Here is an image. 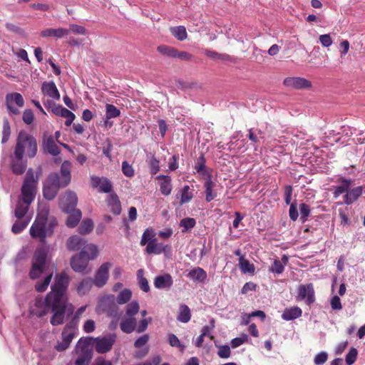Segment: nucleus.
Masks as SVG:
<instances>
[{"label":"nucleus","mask_w":365,"mask_h":365,"mask_svg":"<svg viewBox=\"0 0 365 365\" xmlns=\"http://www.w3.org/2000/svg\"><path fill=\"white\" fill-rule=\"evenodd\" d=\"M218 356L222 359H227L230 356V349L227 345L220 346L217 352Z\"/></svg>","instance_id":"obj_62"},{"label":"nucleus","mask_w":365,"mask_h":365,"mask_svg":"<svg viewBox=\"0 0 365 365\" xmlns=\"http://www.w3.org/2000/svg\"><path fill=\"white\" fill-rule=\"evenodd\" d=\"M122 172L126 177L128 178L133 177L135 174L132 165H130L127 161H123L122 163Z\"/></svg>","instance_id":"obj_57"},{"label":"nucleus","mask_w":365,"mask_h":365,"mask_svg":"<svg viewBox=\"0 0 365 365\" xmlns=\"http://www.w3.org/2000/svg\"><path fill=\"white\" fill-rule=\"evenodd\" d=\"M107 205L111 212L118 215L121 212V205L118 196L116 193H111L106 200Z\"/></svg>","instance_id":"obj_24"},{"label":"nucleus","mask_w":365,"mask_h":365,"mask_svg":"<svg viewBox=\"0 0 365 365\" xmlns=\"http://www.w3.org/2000/svg\"><path fill=\"white\" fill-rule=\"evenodd\" d=\"M110 267L111 264L109 262H106L101 265L95 277L94 283L97 287H101L106 283L108 279L109 268Z\"/></svg>","instance_id":"obj_18"},{"label":"nucleus","mask_w":365,"mask_h":365,"mask_svg":"<svg viewBox=\"0 0 365 365\" xmlns=\"http://www.w3.org/2000/svg\"><path fill=\"white\" fill-rule=\"evenodd\" d=\"M139 309V304L135 301H133L126 306L125 314L128 317H134L138 313Z\"/></svg>","instance_id":"obj_50"},{"label":"nucleus","mask_w":365,"mask_h":365,"mask_svg":"<svg viewBox=\"0 0 365 365\" xmlns=\"http://www.w3.org/2000/svg\"><path fill=\"white\" fill-rule=\"evenodd\" d=\"M66 220V225L69 227H76L81 219V212L80 210H73L71 212Z\"/></svg>","instance_id":"obj_38"},{"label":"nucleus","mask_w":365,"mask_h":365,"mask_svg":"<svg viewBox=\"0 0 365 365\" xmlns=\"http://www.w3.org/2000/svg\"><path fill=\"white\" fill-rule=\"evenodd\" d=\"M48 211L38 213L29 230L31 237L38 239L42 243L46 242L47 237L52 235L53 228L57 225L55 219L48 221Z\"/></svg>","instance_id":"obj_2"},{"label":"nucleus","mask_w":365,"mask_h":365,"mask_svg":"<svg viewBox=\"0 0 365 365\" xmlns=\"http://www.w3.org/2000/svg\"><path fill=\"white\" fill-rule=\"evenodd\" d=\"M297 299L305 300L307 305L315 302L314 289L312 283L299 286Z\"/></svg>","instance_id":"obj_13"},{"label":"nucleus","mask_w":365,"mask_h":365,"mask_svg":"<svg viewBox=\"0 0 365 365\" xmlns=\"http://www.w3.org/2000/svg\"><path fill=\"white\" fill-rule=\"evenodd\" d=\"M120 329L123 332L130 334L136 327V319L135 317H127L123 319L120 324Z\"/></svg>","instance_id":"obj_29"},{"label":"nucleus","mask_w":365,"mask_h":365,"mask_svg":"<svg viewBox=\"0 0 365 365\" xmlns=\"http://www.w3.org/2000/svg\"><path fill=\"white\" fill-rule=\"evenodd\" d=\"M86 240L78 235L70 237L66 242V247L70 251H78L83 248Z\"/></svg>","instance_id":"obj_22"},{"label":"nucleus","mask_w":365,"mask_h":365,"mask_svg":"<svg viewBox=\"0 0 365 365\" xmlns=\"http://www.w3.org/2000/svg\"><path fill=\"white\" fill-rule=\"evenodd\" d=\"M239 267L241 272L245 274L250 273L253 274L255 273V269L254 264L246 259L244 256H240L239 258Z\"/></svg>","instance_id":"obj_37"},{"label":"nucleus","mask_w":365,"mask_h":365,"mask_svg":"<svg viewBox=\"0 0 365 365\" xmlns=\"http://www.w3.org/2000/svg\"><path fill=\"white\" fill-rule=\"evenodd\" d=\"M80 252L81 256L86 257V258L89 261L91 259H95L98 256V250L95 245L86 244Z\"/></svg>","instance_id":"obj_33"},{"label":"nucleus","mask_w":365,"mask_h":365,"mask_svg":"<svg viewBox=\"0 0 365 365\" xmlns=\"http://www.w3.org/2000/svg\"><path fill=\"white\" fill-rule=\"evenodd\" d=\"M38 175H35L34 170H28L21 189V196L19 200L26 203H32L37 192Z\"/></svg>","instance_id":"obj_4"},{"label":"nucleus","mask_w":365,"mask_h":365,"mask_svg":"<svg viewBox=\"0 0 365 365\" xmlns=\"http://www.w3.org/2000/svg\"><path fill=\"white\" fill-rule=\"evenodd\" d=\"M160 162L155 158H153L150 163V173L152 175L156 174L160 170Z\"/></svg>","instance_id":"obj_64"},{"label":"nucleus","mask_w":365,"mask_h":365,"mask_svg":"<svg viewBox=\"0 0 365 365\" xmlns=\"http://www.w3.org/2000/svg\"><path fill=\"white\" fill-rule=\"evenodd\" d=\"M42 92L48 96L55 99H60L59 91L53 81L43 82L41 86Z\"/></svg>","instance_id":"obj_25"},{"label":"nucleus","mask_w":365,"mask_h":365,"mask_svg":"<svg viewBox=\"0 0 365 365\" xmlns=\"http://www.w3.org/2000/svg\"><path fill=\"white\" fill-rule=\"evenodd\" d=\"M91 185L93 188H98L100 192L109 193L113 190L112 182L105 177L92 176Z\"/></svg>","instance_id":"obj_16"},{"label":"nucleus","mask_w":365,"mask_h":365,"mask_svg":"<svg viewBox=\"0 0 365 365\" xmlns=\"http://www.w3.org/2000/svg\"><path fill=\"white\" fill-rule=\"evenodd\" d=\"M93 229V222L91 219L84 220L78 228L79 233L86 235L90 233Z\"/></svg>","instance_id":"obj_45"},{"label":"nucleus","mask_w":365,"mask_h":365,"mask_svg":"<svg viewBox=\"0 0 365 365\" xmlns=\"http://www.w3.org/2000/svg\"><path fill=\"white\" fill-rule=\"evenodd\" d=\"M118 307L116 304L115 297L113 294L103 297L96 307L98 314H106L108 317H117L118 316Z\"/></svg>","instance_id":"obj_7"},{"label":"nucleus","mask_w":365,"mask_h":365,"mask_svg":"<svg viewBox=\"0 0 365 365\" xmlns=\"http://www.w3.org/2000/svg\"><path fill=\"white\" fill-rule=\"evenodd\" d=\"M196 225V220L192 217H185L180 222V226L182 227V232H186L193 228Z\"/></svg>","instance_id":"obj_46"},{"label":"nucleus","mask_w":365,"mask_h":365,"mask_svg":"<svg viewBox=\"0 0 365 365\" xmlns=\"http://www.w3.org/2000/svg\"><path fill=\"white\" fill-rule=\"evenodd\" d=\"M76 351L77 352L81 351V355L76 360L75 365H86L91 358L88 341L80 339L76 346Z\"/></svg>","instance_id":"obj_12"},{"label":"nucleus","mask_w":365,"mask_h":365,"mask_svg":"<svg viewBox=\"0 0 365 365\" xmlns=\"http://www.w3.org/2000/svg\"><path fill=\"white\" fill-rule=\"evenodd\" d=\"M131 297L132 292L129 289L125 288L119 292L117 297L115 298V302L118 304H124L128 302Z\"/></svg>","instance_id":"obj_42"},{"label":"nucleus","mask_w":365,"mask_h":365,"mask_svg":"<svg viewBox=\"0 0 365 365\" xmlns=\"http://www.w3.org/2000/svg\"><path fill=\"white\" fill-rule=\"evenodd\" d=\"M88 260L84 256L81 255V252L73 256L71 259V267L73 271L76 272H83L87 265Z\"/></svg>","instance_id":"obj_21"},{"label":"nucleus","mask_w":365,"mask_h":365,"mask_svg":"<svg viewBox=\"0 0 365 365\" xmlns=\"http://www.w3.org/2000/svg\"><path fill=\"white\" fill-rule=\"evenodd\" d=\"M187 277L194 282H202L206 279L207 275L202 268L197 267L191 269Z\"/></svg>","instance_id":"obj_27"},{"label":"nucleus","mask_w":365,"mask_h":365,"mask_svg":"<svg viewBox=\"0 0 365 365\" xmlns=\"http://www.w3.org/2000/svg\"><path fill=\"white\" fill-rule=\"evenodd\" d=\"M53 277V274H50L47 275L42 282H38L35 285V289L38 292H45Z\"/></svg>","instance_id":"obj_48"},{"label":"nucleus","mask_w":365,"mask_h":365,"mask_svg":"<svg viewBox=\"0 0 365 365\" xmlns=\"http://www.w3.org/2000/svg\"><path fill=\"white\" fill-rule=\"evenodd\" d=\"M177 48L173 46H167V45H160L157 47V51L160 53L162 55L175 58V53Z\"/></svg>","instance_id":"obj_44"},{"label":"nucleus","mask_w":365,"mask_h":365,"mask_svg":"<svg viewBox=\"0 0 365 365\" xmlns=\"http://www.w3.org/2000/svg\"><path fill=\"white\" fill-rule=\"evenodd\" d=\"M299 211H300V219L302 222H305L307 220V218L310 214V207L309 205L306 203H302L299 205Z\"/></svg>","instance_id":"obj_52"},{"label":"nucleus","mask_w":365,"mask_h":365,"mask_svg":"<svg viewBox=\"0 0 365 365\" xmlns=\"http://www.w3.org/2000/svg\"><path fill=\"white\" fill-rule=\"evenodd\" d=\"M71 162L65 160L61 166L60 175L56 173H51L46 182L53 186H57L58 188L66 187L71 179Z\"/></svg>","instance_id":"obj_5"},{"label":"nucleus","mask_w":365,"mask_h":365,"mask_svg":"<svg viewBox=\"0 0 365 365\" xmlns=\"http://www.w3.org/2000/svg\"><path fill=\"white\" fill-rule=\"evenodd\" d=\"M327 359L328 354L325 351H321L315 356L314 361L317 365H322L327 361Z\"/></svg>","instance_id":"obj_60"},{"label":"nucleus","mask_w":365,"mask_h":365,"mask_svg":"<svg viewBox=\"0 0 365 365\" xmlns=\"http://www.w3.org/2000/svg\"><path fill=\"white\" fill-rule=\"evenodd\" d=\"M175 58H179L185 61H190L192 60V55L186 51H180L176 50Z\"/></svg>","instance_id":"obj_61"},{"label":"nucleus","mask_w":365,"mask_h":365,"mask_svg":"<svg viewBox=\"0 0 365 365\" xmlns=\"http://www.w3.org/2000/svg\"><path fill=\"white\" fill-rule=\"evenodd\" d=\"M14 151L26 158H34L38 152L36 138L25 130H21L16 137Z\"/></svg>","instance_id":"obj_3"},{"label":"nucleus","mask_w":365,"mask_h":365,"mask_svg":"<svg viewBox=\"0 0 365 365\" xmlns=\"http://www.w3.org/2000/svg\"><path fill=\"white\" fill-rule=\"evenodd\" d=\"M170 31L171 34L178 41H182L187 38V31L184 26L170 27Z\"/></svg>","instance_id":"obj_34"},{"label":"nucleus","mask_w":365,"mask_h":365,"mask_svg":"<svg viewBox=\"0 0 365 365\" xmlns=\"http://www.w3.org/2000/svg\"><path fill=\"white\" fill-rule=\"evenodd\" d=\"M31 204V203H26L23 202V200H19L14 211L15 217L17 219L26 218L25 216L29 210Z\"/></svg>","instance_id":"obj_32"},{"label":"nucleus","mask_w":365,"mask_h":365,"mask_svg":"<svg viewBox=\"0 0 365 365\" xmlns=\"http://www.w3.org/2000/svg\"><path fill=\"white\" fill-rule=\"evenodd\" d=\"M30 218L18 219L13 225L11 231L14 234L21 233L29 225Z\"/></svg>","instance_id":"obj_41"},{"label":"nucleus","mask_w":365,"mask_h":365,"mask_svg":"<svg viewBox=\"0 0 365 365\" xmlns=\"http://www.w3.org/2000/svg\"><path fill=\"white\" fill-rule=\"evenodd\" d=\"M358 351L356 349L351 347L345 357V361L347 365H352L356 360Z\"/></svg>","instance_id":"obj_53"},{"label":"nucleus","mask_w":365,"mask_h":365,"mask_svg":"<svg viewBox=\"0 0 365 365\" xmlns=\"http://www.w3.org/2000/svg\"><path fill=\"white\" fill-rule=\"evenodd\" d=\"M145 252L148 255H169L172 252V247L170 245H164L162 242H158L157 238L151 241L145 247Z\"/></svg>","instance_id":"obj_14"},{"label":"nucleus","mask_w":365,"mask_h":365,"mask_svg":"<svg viewBox=\"0 0 365 365\" xmlns=\"http://www.w3.org/2000/svg\"><path fill=\"white\" fill-rule=\"evenodd\" d=\"M76 329V323L73 322L66 324L61 333L62 341H58L54 349L59 352L66 350L74 338Z\"/></svg>","instance_id":"obj_9"},{"label":"nucleus","mask_w":365,"mask_h":365,"mask_svg":"<svg viewBox=\"0 0 365 365\" xmlns=\"http://www.w3.org/2000/svg\"><path fill=\"white\" fill-rule=\"evenodd\" d=\"M58 190L59 188H58L57 186H53L45 182L43 188V197L48 200H51L55 198L58 192Z\"/></svg>","instance_id":"obj_35"},{"label":"nucleus","mask_w":365,"mask_h":365,"mask_svg":"<svg viewBox=\"0 0 365 365\" xmlns=\"http://www.w3.org/2000/svg\"><path fill=\"white\" fill-rule=\"evenodd\" d=\"M193 197L192 190L189 185H184L181 190L180 205L189 202Z\"/></svg>","instance_id":"obj_47"},{"label":"nucleus","mask_w":365,"mask_h":365,"mask_svg":"<svg viewBox=\"0 0 365 365\" xmlns=\"http://www.w3.org/2000/svg\"><path fill=\"white\" fill-rule=\"evenodd\" d=\"M69 34V30L64 28L58 29H46L41 32V36L43 38L55 37L56 38H61L67 36Z\"/></svg>","instance_id":"obj_23"},{"label":"nucleus","mask_w":365,"mask_h":365,"mask_svg":"<svg viewBox=\"0 0 365 365\" xmlns=\"http://www.w3.org/2000/svg\"><path fill=\"white\" fill-rule=\"evenodd\" d=\"M338 181L341 182V185L335 187L333 192L334 198H337L342 193L347 192L352 183V180L351 179H346L345 178H340Z\"/></svg>","instance_id":"obj_28"},{"label":"nucleus","mask_w":365,"mask_h":365,"mask_svg":"<svg viewBox=\"0 0 365 365\" xmlns=\"http://www.w3.org/2000/svg\"><path fill=\"white\" fill-rule=\"evenodd\" d=\"M284 266L282 263L281 261L278 259H275L273 262V264L269 268V272L276 273V274H282L284 272Z\"/></svg>","instance_id":"obj_55"},{"label":"nucleus","mask_w":365,"mask_h":365,"mask_svg":"<svg viewBox=\"0 0 365 365\" xmlns=\"http://www.w3.org/2000/svg\"><path fill=\"white\" fill-rule=\"evenodd\" d=\"M106 115L107 119L117 118L120 115V110L112 104H107L106 106Z\"/></svg>","instance_id":"obj_51"},{"label":"nucleus","mask_w":365,"mask_h":365,"mask_svg":"<svg viewBox=\"0 0 365 365\" xmlns=\"http://www.w3.org/2000/svg\"><path fill=\"white\" fill-rule=\"evenodd\" d=\"M43 149L53 156H57L61 153V149L55 143L53 135L43 136L42 141Z\"/></svg>","instance_id":"obj_19"},{"label":"nucleus","mask_w":365,"mask_h":365,"mask_svg":"<svg viewBox=\"0 0 365 365\" xmlns=\"http://www.w3.org/2000/svg\"><path fill=\"white\" fill-rule=\"evenodd\" d=\"M10 168L14 174L22 175L26 170L27 160L24 155L14 151L10 155Z\"/></svg>","instance_id":"obj_11"},{"label":"nucleus","mask_w":365,"mask_h":365,"mask_svg":"<svg viewBox=\"0 0 365 365\" xmlns=\"http://www.w3.org/2000/svg\"><path fill=\"white\" fill-rule=\"evenodd\" d=\"M283 84L294 89L309 88L312 86L309 81L301 77H287L284 80Z\"/></svg>","instance_id":"obj_17"},{"label":"nucleus","mask_w":365,"mask_h":365,"mask_svg":"<svg viewBox=\"0 0 365 365\" xmlns=\"http://www.w3.org/2000/svg\"><path fill=\"white\" fill-rule=\"evenodd\" d=\"M363 187L362 186L356 187L351 190H348L350 196L354 202L356 201L359 197L362 195Z\"/></svg>","instance_id":"obj_59"},{"label":"nucleus","mask_w":365,"mask_h":365,"mask_svg":"<svg viewBox=\"0 0 365 365\" xmlns=\"http://www.w3.org/2000/svg\"><path fill=\"white\" fill-rule=\"evenodd\" d=\"M5 104L10 115H18L20 114L19 109L24 106V100L21 93H10L6 96Z\"/></svg>","instance_id":"obj_8"},{"label":"nucleus","mask_w":365,"mask_h":365,"mask_svg":"<svg viewBox=\"0 0 365 365\" xmlns=\"http://www.w3.org/2000/svg\"><path fill=\"white\" fill-rule=\"evenodd\" d=\"M137 277L140 288L145 292H148L150 290V286L148 279L144 277L143 269H138L137 272Z\"/></svg>","instance_id":"obj_43"},{"label":"nucleus","mask_w":365,"mask_h":365,"mask_svg":"<svg viewBox=\"0 0 365 365\" xmlns=\"http://www.w3.org/2000/svg\"><path fill=\"white\" fill-rule=\"evenodd\" d=\"M23 121L26 125H31L34 120V114L31 109H26L23 113Z\"/></svg>","instance_id":"obj_58"},{"label":"nucleus","mask_w":365,"mask_h":365,"mask_svg":"<svg viewBox=\"0 0 365 365\" xmlns=\"http://www.w3.org/2000/svg\"><path fill=\"white\" fill-rule=\"evenodd\" d=\"M156 237V232L153 228H147L143 233L140 245L146 246Z\"/></svg>","instance_id":"obj_40"},{"label":"nucleus","mask_w":365,"mask_h":365,"mask_svg":"<svg viewBox=\"0 0 365 365\" xmlns=\"http://www.w3.org/2000/svg\"><path fill=\"white\" fill-rule=\"evenodd\" d=\"M177 319L182 323H187L190 320L191 313L187 305L185 304H180Z\"/></svg>","instance_id":"obj_36"},{"label":"nucleus","mask_w":365,"mask_h":365,"mask_svg":"<svg viewBox=\"0 0 365 365\" xmlns=\"http://www.w3.org/2000/svg\"><path fill=\"white\" fill-rule=\"evenodd\" d=\"M78 197L75 192L67 191L61 199L60 206L64 212L70 213L72 210H76Z\"/></svg>","instance_id":"obj_15"},{"label":"nucleus","mask_w":365,"mask_h":365,"mask_svg":"<svg viewBox=\"0 0 365 365\" xmlns=\"http://www.w3.org/2000/svg\"><path fill=\"white\" fill-rule=\"evenodd\" d=\"M61 116L66 118L65 125L66 126H70L76 118L74 113L66 108L63 112L61 113Z\"/></svg>","instance_id":"obj_54"},{"label":"nucleus","mask_w":365,"mask_h":365,"mask_svg":"<svg viewBox=\"0 0 365 365\" xmlns=\"http://www.w3.org/2000/svg\"><path fill=\"white\" fill-rule=\"evenodd\" d=\"M117 339L115 334H109L102 337L94 339V347L98 354H106L109 352L115 344Z\"/></svg>","instance_id":"obj_10"},{"label":"nucleus","mask_w":365,"mask_h":365,"mask_svg":"<svg viewBox=\"0 0 365 365\" xmlns=\"http://www.w3.org/2000/svg\"><path fill=\"white\" fill-rule=\"evenodd\" d=\"M69 32L71 31L76 34L85 35L86 33V29L77 24H71L69 27Z\"/></svg>","instance_id":"obj_63"},{"label":"nucleus","mask_w":365,"mask_h":365,"mask_svg":"<svg viewBox=\"0 0 365 365\" xmlns=\"http://www.w3.org/2000/svg\"><path fill=\"white\" fill-rule=\"evenodd\" d=\"M302 311L299 307H292L284 309L282 318L286 321L294 320L302 316Z\"/></svg>","instance_id":"obj_30"},{"label":"nucleus","mask_w":365,"mask_h":365,"mask_svg":"<svg viewBox=\"0 0 365 365\" xmlns=\"http://www.w3.org/2000/svg\"><path fill=\"white\" fill-rule=\"evenodd\" d=\"M163 195L168 196L173 190L172 179L168 175H160L156 177Z\"/></svg>","instance_id":"obj_20"},{"label":"nucleus","mask_w":365,"mask_h":365,"mask_svg":"<svg viewBox=\"0 0 365 365\" xmlns=\"http://www.w3.org/2000/svg\"><path fill=\"white\" fill-rule=\"evenodd\" d=\"M173 284V278L169 274L157 276L154 280V285L158 289H169Z\"/></svg>","instance_id":"obj_26"},{"label":"nucleus","mask_w":365,"mask_h":365,"mask_svg":"<svg viewBox=\"0 0 365 365\" xmlns=\"http://www.w3.org/2000/svg\"><path fill=\"white\" fill-rule=\"evenodd\" d=\"M215 184L212 181L211 175H207V178L205 182V200L207 202L212 201L217 196V193L213 191Z\"/></svg>","instance_id":"obj_31"},{"label":"nucleus","mask_w":365,"mask_h":365,"mask_svg":"<svg viewBox=\"0 0 365 365\" xmlns=\"http://www.w3.org/2000/svg\"><path fill=\"white\" fill-rule=\"evenodd\" d=\"M47 259V251L44 248H37L32 258L29 277L31 279H38L43 272Z\"/></svg>","instance_id":"obj_6"},{"label":"nucleus","mask_w":365,"mask_h":365,"mask_svg":"<svg viewBox=\"0 0 365 365\" xmlns=\"http://www.w3.org/2000/svg\"><path fill=\"white\" fill-rule=\"evenodd\" d=\"M11 135V126L10 123L7 118H4L3 120V127H2V138L1 143H6Z\"/></svg>","instance_id":"obj_49"},{"label":"nucleus","mask_w":365,"mask_h":365,"mask_svg":"<svg viewBox=\"0 0 365 365\" xmlns=\"http://www.w3.org/2000/svg\"><path fill=\"white\" fill-rule=\"evenodd\" d=\"M169 344L173 347H178L182 351L184 350L185 346L181 344L179 339L174 334H168Z\"/></svg>","instance_id":"obj_56"},{"label":"nucleus","mask_w":365,"mask_h":365,"mask_svg":"<svg viewBox=\"0 0 365 365\" xmlns=\"http://www.w3.org/2000/svg\"><path fill=\"white\" fill-rule=\"evenodd\" d=\"M70 279L65 272L56 275L54 283L51 285V291L46 294L44 299L36 298L34 306L31 312L38 317L45 316L48 310L53 312L51 324L53 326L62 324L65 314L68 317L74 312L73 304L68 302L66 292L69 285Z\"/></svg>","instance_id":"obj_1"},{"label":"nucleus","mask_w":365,"mask_h":365,"mask_svg":"<svg viewBox=\"0 0 365 365\" xmlns=\"http://www.w3.org/2000/svg\"><path fill=\"white\" fill-rule=\"evenodd\" d=\"M205 163L206 160L205 155L204 154H201L200 156L195 160L194 168L200 175H206L207 177V175L210 174L206 170Z\"/></svg>","instance_id":"obj_39"}]
</instances>
